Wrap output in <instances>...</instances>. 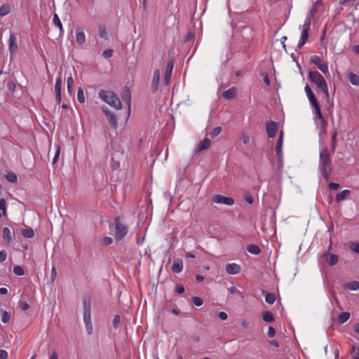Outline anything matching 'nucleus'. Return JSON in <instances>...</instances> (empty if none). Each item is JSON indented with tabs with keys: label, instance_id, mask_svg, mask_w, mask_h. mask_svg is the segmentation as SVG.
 <instances>
[{
	"label": "nucleus",
	"instance_id": "1",
	"mask_svg": "<svg viewBox=\"0 0 359 359\" xmlns=\"http://www.w3.org/2000/svg\"><path fill=\"white\" fill-rule=\"evenodd\" d=\"M331 158L327 148H322L319 154L318 170L325 181H329L331 174Z\"/></svg>",
	"mask_w": 359,
	"mask_h": 359
},
{
	"label": "nucleus",
	"instance_id": "2",
	"mask_svg": "<svg viewBox=\"0 0 359 359\" xmlns=\"http://www.w3.org/2000/svg\"><path fill=\"white\" fill-rule=\"evenodd\" d=\"M99 97L104 102L116 109L122 108V103L117 95L111 90H101L99 92Z\"/></svg>",
	"mask_w": 359,
	"mask_h": 359
},
{
	"label": "nucleus",
	"instance_id": "3",
	"mask_svg": "<svg viewBox=\"0 0 359 359\" xmlns=\"http://www.w3.org/2000/svg\"><path fill=\"white\" fill-rule=\"evenodd\" d=\"M309 79L313 82L316 86L325 93L326 96H329L328 88L327 83L323 76L317 71H311L309 73Z\"/></svg>",
	"mask_w": 359,
	"mask_h": 359
},
{
	"label": "nucleus",
	"instance_id": "4",
	"mask_svg": "<svg viewBox=\"0 0 359 359\" xmlns=\"http://www.w3.org/2000/svg\"><path fill=\"white\" fill-rule=\"evenodd\" d=\"M115 233L114 238L116 241L122 240L128 233V226L123 222V218L116 217L115 218Z\"/></svg>",
	"mask_w": 359,
	"mask_h": 359
},
{
	"label": "nucleus",
	"instance_id": "5",
	"mask_svg": "<svg viewBox=\"0 0 359 359\" xmlns=\"http://www.w3.org/2000/svg\"><path fill=\"white\" fill-rule=\"evenodd\" d=\"M311 19L309 17H306L304 23L302 25V33L300 39L297 44V47L301 48L306 42L309 37V31L310 29Z\"/></svg>",
	"mask_w": 359,
	"mask_h": 359
},
{
	"label": "nucleus",
	"instance_id": "6",
	"mask_svg": "<svg viewBox=\"0 0 359 359\" xmlns=\"http://www.w3.org/2000/svg\"><path fill=\"white\" fill-rule=\"evenodd\" d=\"M283 131H280L279 138L276 146V154L278 158V168H282L283 165Z\"/></svg>",
	"mask_w": 359,
	"mask_h": 359
},
{
	"label": "nucleus",
	"instance_id": "7",
	"mask_svg": "<svg viewBox=\"0 0 359 359\" xmlns=\"http://www.w3.org/2000/svg\"><path fill=\"white\" fill-rule=\"evenodd\" d=\"M315 111V121L316 123L320 128V132L325 133L326 130L327 122L323 118L320 106H317L313 108Z\"/></svg>",
	"mask_w": 359,
	"mask_h": 359
},
{
	"label": "nucleus",
	"instance_id": "8",
	"mask_svg": "<svg viewBox=\"0 0 359 359\" xmlns=\"http://www.w3.org/2000/svg\"><path fill=\"white\" fill-rule=\"evenodd\" d=\"M212 201L215 203L227 205H233L234 203V200L233 198L222 196L219 194L214 196Z\"/></svg>",
	"mask_w": 359,
	"mask_h": 359
},
{
	"label": "nucleus",
	"instance_id": "9",
	"mask_svg": "<svg viewBox=\"0 0 359 359\" xmlns=\"http://www.w3.org/2000/svg\"><path fill=\"white\" fill-rule=\"evenodd\" d=\"M102 112L107 117L108 121L114 128H116L118 126L117 119L114 113H112L107 107H102Z\"/></svg>",
	"mask_w": 359,
	"mask_h": 359
},
{
	"label": "nucleus",
	"instance_id": "10",
	"mask_svg": "<svg viewBox=\"0 0 359 359\" xmlns=\"http://www.w3.org/2000/svg\"><path fill=\"white\" fill-rule=\"evenodd\" d=\"M174 66V61L173 60H170L166 66L165 75L163 77V83L165 86H168L171 79L172 72Z\"/></svg>",
	"mask_w": 359,
	"mask_h": 359
},
{
	"label": "nucleus",
	"instance_id": "11",
	"mask_svg": "<svg viewBox=\"0 0 359 359\" xmlns=\"http://www.w3.org/2000/svg\"><path fill=\"white\" fill-rule=\"evenodd\" d=\"M311 62L316 65L317 67L324 74H326L328 72V66L326 63H323L321 61V58L318 56L315 55L312 57Z\"/></svg>",
	"mask_w": 359,
	"mask_h": 359
},
{
	"label": "nucleus",
	"instance_id": "12",
	"mask_svg": "<svg viewBox=\"0 0 359 359\" xmlns=\"http://www.w3.org/2000/svg\"><path fill=\"white\" fill-rule=\"evenodd\" d=\"M161 72L160 69H156L154 72L152 81H151V90L153 93H156L158 89V84L160 81Z\"/></svg>",
	"mask_w": 359,
	"mask_h": 359
},
{
	"label": "nucleus",
	"instance_id": "13",
	"mask_svg": "<svg viewBox=\"0 0 359 359\" xmlns=\"http://www.w3.org/2000/svg\"><path fill=\"white\" fill-rule=\"evenodd\" d=\"M83 321L84 323L91 322L90 302L88 299L83 300Z\"/></svg>",
	"mask_w": 359,
	"mask_h": 359
},
{
	"label": "nucleus",
	"instance_id": "14",
	"mask_svg": "<svg viewBox=\"0 0 359 359\" xmlns=\"http://www.w3.org/2000/svg\"><path fill=\"white\" fill-rule=\"evenodd\" d=\"M16 36L13 33H11L9 39H8V48L11 53V55H15L18 50V46L16 43Z\"/></svg>",
	"mask_w": 359,
	"mask_h": 359
},
{
	"label": "nucleus",
	"instance_id": "15",
	"mask_svg": "<svg viewBox=\"0 0 359 359\" xmlns=\"http://www.w3.org/2000/svg\"><path fill=\"white\" fill-rule=\"evenodd\" d=\"M62 83V79L61 76L60 75L55 82V100L57 104L61 102V86Z\"/></svg>",
	"mask_w": 359,
	"mask_h": 359
},
{
	"label": "nucleus",
	"instance_id": "16",
	"mask_svg": "<svg viewBox=\"0 0 359 359\" xmlns=\"http://www.w3.org/2000/svg\"><path fill=\"white\" fill-rule=\"evenodd\" d=\"M278 124L275 121H270L266 124V132L269 137H273L277 132Z\"/></svg>",
	"mask_w": 359,
	"mask_h": 359
},
{
	"label": "nucleus",
	"instance_id": "17",
	"mask_svg": "<svg viewBox=\"0 0 359 359\" xmlns=\"http://www.w3.org/2000/svg\"><path fill=\"white\" fill-rule=\"evenodd\" d=\"M121 98L123 101L127 102L128 109H130V101H131V95L130 88L128 86H124L121 90Z\"/></svg>",
	"mask_w": 359,
	"mask_h": 359
},
{
	"label": "nucleus",
	"instance_id": "18",
	"mask_svg": "<svg viewBox=\"0 0 359 359\" xmlns=\"http://www.w3.org/2000/svg\"><path fill=\"white\" fill-rule=\"evenodd\" d=\"M183 269V261L182 259L177 258L174 259L172 266V271L175 273H180Z\"/></svg>",
	"mask_w": 359,
	"mask_h": 359
},
{
	"label": "nucleus",
	"instance_id": "19",
	"mask_svg": "<svg viewBox=\"0 0 359 359\" xmlns=\"http://www.w3.org/2000/svg\"><path fill=\"white\" fill-rule=\"evenodd\" d=\"M226 271L229 274L235 275L240 272L241 266L236 263L229 264L226 266Z\"/></svg>",
	"mask_w": 359,
	"mask_h": 359
},
{
	"label": "nucleus",
	"instance_id": "20",
	"mask_svg": "<svg viewBox=\"0 0 359 359\" xmlns=\"http://www.w3.org/2000/svg\"><path fill=\"white\" fill-rule=\"evenodd\" d=\"M210 144H211V141L210 139L205 137L203 141H201L197 148L196 149V152H201L202 151L208 149L210 146Z\"/></svg>",
	"mask_w": 359,
	"mask_h": 359
},
{
	"label": "nucleus",
	"instance_id": "21",
	"mask_svg": "<svg viewBox=\"0 0 359 359\" xmlns=\"http://www.w3.org/2000/svg\"><path fill=\"white\" fill-rule=\"evenodd\" d=\"M76 43L79 45L83 44L86 41L85 33L83 32V30L81 28L76 29Z\"/></svg>",
	"mask_w": 359,
	"mask_h": 359
},
{
	"label": "nucleus",
	"instance_id": "22",
	"mask_svg": "<svg viewBox=\"0 0 359 359\" xmlns=\"http://www.w3.org/2000/svg\"><path fill=\"white\" fill-rule=\"evenodd\" d=\"M325 257H326V262L328 265L330 266H334L338 262V256L334 254L330 255H324Z\"/></svg>",
	"mask_w": 359,
	"mask_h": 359
},
{
	"label": "nucleus",
	"instance_id": "23",
	"mask_svg": "<svg viewBox=\"0 0 359 359\" xmlns=\"http://www.w3.org/2000/svg\"><path fill=\"white\" fill-rule=\"evenodd\" d=\"M236 93L237 90L236 88L232 87L223 93V97L226 100H230L236 97Z\"/></svg>",
	"mask_w": 359,
	"mask_h": 359
},
{
	"label": "nucleus",
	"instance_id": "24",
	"mask_svg": "<svg viewBox=\"0 0 359 359\" xmlns=\"http://www.w3.org/2000/svg\"><path fill=\"white\" fill-rule=\"evenodd\" d=\"M351 194V191L348 189H345L339 192L336 196V201L339 203L344 200H345L349 195Z\"/></svg>",
	"mask_w": 359,
	"mask_h": 359
},
{
	"label": "nucleus",
	"instance_id": "25",
	"mask_svg": "<svg viewBox=\"0 0 359 359\" xmlns=\"http://www.w3.org/2000/svg\"><path fill=\"white\" fill-rule=\"evenodd\" d=\"M3 238H4V240L7 243H10L12 241L13 238H12L11 232V230L9 229V228L4 227L3 229Z\"/></svg>",
	"mask_w": 359,
	"mask_h": 359
},
{
	"label": "nucleus",
	"instance_id": "26",
	"mask_svg": "<svg viewBox=\"0 0 359 359\" xmlns=\"http://www.w3.org/2000/svg\"><path fill=\"white\" fill-rule=\"evenodd\" d=\"M247 250L250 253L255 255H257L260 254V252H261V250H260L259 247L258 245H254V244H251V245H248L247 248Z\"/></svg>",
	"mask_w": 359,
	"mask_h": 359
},
{
	"label": "nucleus",
	"instance_id": "27",
	"mask_svg": "<svg viewBox=\"0 0 359 359\" xmlns=\"http://www.w3.org/2000/svg\"><path fill=\"white\" fill-rule=\"evenodd\" d=\"M53 24L60 29V34H62L64 32L62 22L59 18L57 14L55 13L53 19Z\"/></svg>",
	"mask_w": 359,
	"mask_h": 359
},
{
	"label": "nucleus",
	"instance_id": "28",
	"mask_svg": "<svg viewBox=\"0 0 359 359\" xmlns=\"http://www.w3.org/2000/svg\"><path fill=\"white\" fill-rule=\"evenodd\" d=\"M349 318L350 313L348 312H342L339 315L337 320L339 324H344L349 319Z\"/></svg>",
	"mask_w": 359,
	"mask_h": 359
},
{
	"label": "nucleus",
	"instance_id": "29",
	"mask_svg": "<svg viewBox=\"0 0 359 359\" xmlns=\"http://www.w3.org/2000/svg\"><path fill=\"white\" fill-rule=\"evenodd\" d=\"M264 321L267 323H272L274 320L273 314L270 311H264L262 314Z\"/></svg>",
	"mask_w": 359,
	"mask_h": 359
},
{
	"label": "nucleus",
	"instance_id": "30",
	"mask_svg": "<svg viewBox=\"0 0 359 359\" xmlns=\"http://www.w3.org/2000/svg\"><path fill=\"white\" fill-rule=\"evenodd\" d=\"M67 91L70 95H72L73 92V87H74V79L72 76V74L68 76L67 80Z\"/></svg>",
	"mask_w": 359,
	"mask_h": 359
},
{
	"label": "nucleus",
	"instance_id": "31",
	"mask_svg": "<svg viewBox=\"0 0 359 359\" xmlns=\"http://www.w3.org/2000/svg\"><path fill=\"white\" fill-rule=\"evenodd\" d=\"M348 79L351 84L354 86H359V76H358L357 74L351 72L348 74Z\"/></svg>",
	"mask_w": 359,
	"mask_h": 359
},
{
	"label": "nucleus",
	"instance_id": "32",
	"mask_svg": "<svg viewBox=\"0 0 359 359\" xmlns=\"http://www.w3.org/2000/svg\"><path fill=\"white\" fill-rule=\"evenodd\" d=\"M22 235L25 238H32L34 236V232L32 229L28 228L22 231Z\"/></svg>",
	"mask_w": 359,
	"mask_h": 359
},
{
	"label": "nucleus",
	"instance_id": "33",
	"mask_svg": "<svg viewBox=\"0 0 359 359\" xmlns=\"http://www.w3.org/2000/svg\"><path fill=\"white\" fill-rule=\"evenodd\" d=\"M5 178L6 179V180H8V182H12V183L18 182L17 175L14 172H8L6 175Z\"/></svg>",
	"mask_w": 359,
	"mask_h": 359
},
{
	"label": "nucleus",
	"instance_id": "34",
	"mask_svg": "<svg viewBox=\"0 0 359 359\" xmlns=\"http://www.w3.org/2000/svg\"><path fill=\"white\" fill-rule=\"evenodd\" d=\"M265 301L269 304H273L276 301V296L273 293L266 292L265 295Z\"/></svg>",
	"mask_w": 359,
	"mask_h": 359
},
{
	"label": "nucleus",
	"instance_id": "35",
	"mask_svg": "<svg viewBox=\"0 0 359 359\" xmlns=\"http://www.w3.org/2000/svg\"><path fill=\"white\" fill-rule=\"evenodd\" d=\"M337 132L335 130L334 133L332 134V138H331V148L333 151H335L337 145Z\"/></svg>",
	"mask_w": 359,
	"mask_h": 359
},
{
	"label": "nucleus",
	"instance_id": "36",
	"mask_svg": "<svg viewBox=\"0 0 359 359\" xmlns=\"http://www.w3.org/2000/svg\"><path fill=\"white\" fill-rule=\"evenodd\" d=\"M346 287L350 290L356 291L359 290V282L351 281L347 284Z\"/></svg>",
	"mask_w": 359,
	"mask_h": 359
},
{
	"label": "nucleus",
	"instance_id": "37",
	"mask_svg": "<svg viewBox=\"0 0 359 359\" xmlns=\"http://www.w3.org/2000/svg\"><path fill=\"white\" fill-rule=\"evenodd\" d=\"M10 13V6L8 4H3L0 7V15L5 16Z\"/></svg>",
	"mask_w": 359,
	"mask_h": 359
},
{
	"label": "nucleus",
	"instance_id": "38",
	"mask_svg": "<svg viewBox=\"0 0 359 359\" xmlns=\"http://www.w3.org/2000/svg\"><path fill=\"white\" fill-rule=\"evenodd\" d=\"M77 99H78V101L81 104L85 102V97H84V94H83V90L81 87H79L78 88Z\"/></svg>",
	"mask_w": 359,
	"mask_h": 359
},
{
	"label": "nucleus",
	"instance_id": "39",
	"mask_svg": "<svg viewBox=\"0 0 359 359\" xmlns=\"http://www.w3.org/2000/svg\"><path fill=\"white\" fill-rule=\"evenodd\" d=\"M351 351L353 353L351 359H359V345H353Z\"/></svg>",
	"mask_w": 359,
	"mask_h": 359
},
{
	"label": "nucleus",
	"instance_id": "40",
	"mask_svg": "<svg viewBox=\"0 0 359 359\" xmlns=\"http://www.w3.org/2000/svg\"><path fill=\"white\" fill-rule=\"evenodd\" d=\"M13 272L17 276H22L25 273L23 268L18 265L13 267Z\"/></svg>",
	"mask_w": 359,
	"mask_h": 359
},
{
	"label": "nucleus",
	"instance_id": "41",
	"mask_svg": "<svg viewBox=\"0 0 359 359\" xmlns=\"http://www.w3.org/2000/svg\"><path fill=\"white\" fill-rule=\"evenodd\" d=\"M10 320V314L4 311H2L1 313V321L4 323H8Z\"/></svg>",
	"mask_w": 359,
	"mask_h": 359
},
{
	"label": "nucleus",
	"instance_id": "42",
	"mask_svg": "<svg viewBox=\"0 0 359 359\" xmlns=\"http://www.w3.org/2000/svg\"><path fill=\"white\" fill-rule=\"evenodd\" d=\"M192 302L196 306H201L203 304V300L201 297H194L192 298Z\"/></svg>",
	"mask_w": 359,
	"mask_h": 359
},
{
	"label": "nucleus",
	"instance_id": "43",
	"mask_svg": "<svg viewBox=\"0 0 359 359\" xmlns=\"http://www.w3.org/2000/svg\"><path fill=\"white\" fill-rule=\"evenodd\" d=\"M99 36L104 39H108V35L104 27H101L99 28Z\"/></svg>",
	"mask_w": 359,
	"mask_h": 359
},
{
	"label": "nucleus",
	"instance_id": "44",
	"mask_svg": "<svg viewBox=\"0 0 359 359\" xmlns=\"http://www.w3.org/2000/svg\"><path fill=\"white\" fill-rule=\"evenodd\" d=\"M0 210H2L4 215H6V201L4 198H1L0 200Z\"/></svg>",
	"mask_w": 359,
	"mask_h": 359
},
{
	"label": "nucleus",
	"instance_id": "45",
	"mask_svg": "<svg viewBox=\"0 0 359 359\" xmlns=\"http://www.w3.org/2000/svg\"><path fill=\"white\" fill-rule=\"evenodd\" d=\"M222 128L219 126L215 127L212 132L210 133V136L212 137H215L217 136L221 133Z\"/></svg>",
	"mask_w": 359,
	"mask_h": 359
},
{
	"label": "nucleus",
	"instance_id": "46",
	"mask_svg": "<svg viewBox=\"0 0 359 359\" xmlns=\"http://www.w3.org/2000/svg\"><path fill=\"white\" fill-rule=\"evenodd\" d=\"M120 316L118 315H116L113 319V326L115 329H117L120 324Z\"/></svg>",
	"mask_w": 359,
	"mask_h": 359
},
{
	"label": "nucleus",
	"instance_id": "47",
	"mask_svg": "<svg viewBox=\"0 0 359 359\" xmlns=\"http://www.w3.org/2000/svg\"><path fill=\"white\" fill-rule=\"evenodd\" d=\"M227 290L230 294H238L239 295H242V292L234 286L229 287Z\"/></svg>",
	"mask_w": 359,
	"mask_h": 359
},
{
	"label": "nucleus",
	"instance_id": "48",
	"mask_svg": "<svg viewBox=\"0 0 359 359\" xmlns=\"http://www.w3.org/2000/svg\"><path fill=\"white\" fill-rule=\"evenodd\" d=\"M350 248L353 252L359 254V243H351L350 244Z\"/></svg>",
	"mask_w": 359,
	"mask_h": 359
},
{
	"label": "nucleus",
	"instance_id": "49",
	"mask_svg": "<svg viewBox=\"0 0 359 359\" xmlns=\"http://www.w3.org/2000/svg\"><path fill=\"white\" fill-rule=\"evenodd\" d=\"M113 50L107 49L103 51L102 55L105 58H110L113 55Z\"/></svg>",
	"mask_w": 359,
	"mask_h": 359
},
{
	"label": "nucleus",
	"instance_id": "50",
	"mask_svg": "<svg viewBox=\"0 0 359 359\" xmlns=\"http://www.w3.org/2000/svg\"><path fill=\"white\" fill-rule=\"evenodd\" d=\"M86 325V329L88 334H92L93 333V325L91 322L84 323Z\"/></svg>",
	"mask_w": 359,
	"mask_h": 359
},
{
	"label": "nucleus",
	"instance_id": "51",
	"mask_svg": "<svg viewBox=\"0 0 359 359\" xmlns=\"http://www.w3.org/2000/svg\"><path fill=\"white\" fill-rule=\"evenodd\" d=\"M19 305H20V308L22 311H27L29 308V305L26 302H20Z\"/></svg>",
	"mask_w": 359,
	"mask_h": 359
},
{
	"label": "nucleus",
	"instance_id": "52",
	"mask_svg": "<svg viewBox=\"0 0 359 359\" xmlns=\"http://www.w3.org/2000/svg\"><path fill=\"white\" fill-rule=\"evenodd\" d=\"M184 287L182 285L178 284L176 285L175 292L178 294H182L184 292Z\"/></svg>",
	"mask_w": 359,
	"mask_h": 359
},
{
	"label": "nucleus",
	"instance_id": "53",
	"mask_svg": "<svg viewBox=\"0 0 359 359\" xmlns=\"http://www.w3.org/2000/svg\"><path fill=\"white\" fill-rule=\"evenodd\" d=\"M267 335L271 338L276 335V330L273 327H269L268 328Z\"/></svg>",
	"mask_w": 359,
	"mask_h": 359
},
{
	"label": "nucleus",
	"instance_id": "54",
	"mask_svg": "<svg viewBox=\"0 0 359 359\" xmlns=\"http://www.w3.org/2000/svg\"><path fill=\"white\" fill-rule=\"evenodd\" d=\"M7 252L5 250L0 251V262H3L6 259Z\"/></svg>",
	"mask_w": 359,
	"mask_h": 359
},
{
	"label": "nucleus",
	"instance_id": "55",
	"mask_svg": "<svg viewBox=\"0 0 359 359\" xmlns=\"http://www.w3.org/2000/svg\"><path fill=\"white\" fill-rule=\"evenodd\" d=\"M217 316L221 320H225L228 318L227 314L224 311L219 312Z\"/></svg>",
	"mask_w": 359,
	"mask_h": 359
},
{
	"label": "nucleus",
	"instance_id": "56",
	"mask_svg": "<svg viewBox=\"0 0 359 359\" xmlns=\"http://www.w3.org/2000/svg\"><path fill=\"white\" fill-rule=\"evenodd\" d=\"M112 238L111 237H104L103 238V243L104 245H109L110 244H111L112 243Z\"/></svg>",
	"mask_w": 359,
	"mask_h": 359
},
{
	"label": "nucleus",
	"instance_id": "57",
	"mask_svg": "<svg viewBox=\"0 0 359 359\" xmlns=\"http://www.w3.org/2000/svg\"><path fill=\"white\" fill-rule=\"evenodd\" d=\"M241 140L245 144H248L250 142V137L248 135H242Z\"/></svg>",
	"mask_w": 359,
	"mask_h": 359
},
{
	"label": "nucleus",
	"instance_id": "58",
	"mask_svg": "<svg viewBox=\"0 0 359 359\" xmlns=\"http://www.w3.org/2000/svg\"><path fill=\"white\" fill-rule=\"evenodd\" d=\"M309 100L310 102V104L312 105V107L313 108L319 105L316 97H313V98H310V99H309Z\"/></svg>",
	"mask_w": 359,
	"mask_h": 359
},
{
	"label": "nucleus",
	"instance_id": "59",
	"mask_svg": "<svg viewBox=\"0 0 359 359\" xmlns=\"http://www.w3.org/2000/svg\"><path fill=\"white\" fill-rule=\"evenodd\" d=\"M0 359H8V353L5 350H0Z\"/></svg>",
	"mask_w": 359,
	"mask_h": 359
},
{
	"label": "nucleus",
	"instance_id": "60",
	"mask_svg": "<svg viewBox=\"0 0 359 359\" xmlns=\"http://www.w3.org/2000/svg\"><path fill=\"white\" fill-rule=\"evenodd\" d=\"M329 188L332 190H337L339 188V184L335 182H331L329 184Z\"/></svg>",
	"mask_w": 359,
	"mask_h": 359
},
{
	"label": "nucleus",
	"instance_id": "61",
	"mask_svg": "<svg viewBox=\"0 0 359 359\" xmlns=\"http://www.w3.org/2000/svg\"><path fill=\"white\" fill-rule=\"evenodd\" d=\"M56 276H57V272H56V269L53 266L51 269V273H50V278H51V280L53 281L55 280V278H56Z\"/></svg>",
	"mask_w": 359,
	"mask_h": 359
},
{
	"label": "nucleus",
	"instance_id": "62",
	"mask_svg": "<svg viewBox=\"0 0 359 359\" xmlns=\"http://www.w3.org/2000/svg\"><path fill=\"white\" fill-rule=\"evenodd\" d=\"M8 88L10 90L14 91L15 88V84L13 81H8Z\"/></svg>",
	"mask_w": 359,
	"mask_h": 359
},
{
	"label": "nucleus",
	"instance_id": "63",
	"mask_svg": "<svg viewBox=\"0 0 359 359\" xmlns=\"http://www.w3.org/2000/svg\"><path fill=\"white\" fill-rule=\"evenodd\" d=\"M59 155H60V147H57L56 152L55 154V156H54L53 160V163H56V161H57V158L59 157Z\"/></svg>",
	"mask_w": 359,
	"mask_h": 359
},
{
	"label": "nucleus",
	"instance_id": "64",
	"mask_svg": "<svg viewBox=\"0 0 359 359\" xmlns=\"http://www.w3.org/2000/svg\"><path fill=\"white\" fill-rule=\"evenodd\" d=\"M245 200L248 204H252L253 203V198L251 196H246L245 197Z\"/></svg>",
	"mask_w": 359,
	"mask_h": 359
}]
</instances>
